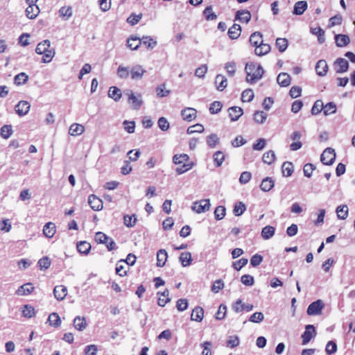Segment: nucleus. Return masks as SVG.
Returning <instances> with one entry per match:
<instances>
[{
    "label": "nucleus",
    "instance_id": "1",
    "mask_svg": "<svg viewBox=\"0 0 355 355\" xmlns=\"http://www.w3.org/2000/svg\"><path fill=\"white\" fill-rule=\"evenodd\" d=\"M245 71L247 73L246 81L250 83H254L260 80L263 73V67L257 63H248L245 65Z\"/></svg>",
    "mask_w": 355,
    "mask_h": 355
},
{
    "label": "nucleus",
    "instance_id": "2",
    "mask_svg": "<svg viewBox=\"0 0 355 355\" xmlns=\"http://www.w3.org/2000/svg\"><path fill=\"white\" fill-rule=\"evenodd\" d=\"M51 42L49 40H45L40 42L35 49V52L37 54L43 55L42 62L49 63L54 57L55 52L53 49H51Z\"/></svg>",
    "mask_w": 355,
    "mask_h": 355
},
{
    "label": "nucleus",
    "instance_id": "3",
    "mask_svg": "<svg viewBox=\"0 0 355 355\" xmlns=\"http://www.w3.org/2000/svg\"><path fill=\"white\" fill-rule=\"evenodd\" d=\"M173 160L175 164H182V166L176 168V172L179 175L191 169L193 166V164L189 161V157L187 154L175 155Z\"/></svg>",
    "mask_w": 355,
    "mask_h": 355
},
{
    "label": "nucleus",
    "instance_id": "4",
    "mask_svg": "<svg viewBox=\"0 0 355 355\" xmlns=\"http://www.w3.org/2000/svg\"><path fill=\"white\" fill-rule=\"evenodd\" d=\"M95 241L98 243L105 244L109 251L113 250L116 248V243L113 239L101 232L96 233Z\"/></svg>",
    "mask_w": 355,
    "mask_h": 355
},
{
    "label": "nucleus",
    "instance_id": "5",
    "mask_svg": "<svg viewBox=\"0 0 355 355\" xmlns=\"http://www.w3.org/2000/svg\"><path fill=\"white\" fill-rule=\"evenodd\" d=\"M324 308V303L322 300H318L311 303L306 310L309 315H321L322 309Z\"/></svg>",
    "mask_w": 355,
    "mask_h": 355
},
{
    "label": "nucleus",
    "instance_id": "6",
    "mask_svg": "<svg viewBox=\"0 0 355 355\" xmlns=\"http://www.w3.org/2000/svg\"><path fill=\"white\" fill-rule=\"evenodd\" d=\"M210 206L209 199H204L193 202L191 208L197 214H201L209 210Z\"/></svg>",
    "mask_w": 355,
    "mask_h": 355
},
{
    "label": "nucleus",
    "instance_id": "7",
    "mask_svg": "<svg viewBox=\"0 0 355 355\" xmlns=\"http://www.w3.org/2000/svg\"><path fill=\"white\" fill-rule=\"evenodd\" d=\"M336 159L335 150L331 148H327L320 156L321 162L325 165H331Z\"/></svg>",
    "mask_w": 355,
    "mask_h": 355
},
{
    "label": "nucleus",
    "instance_id": "8",
    "mask_svg": "<svg viewBox=\"0 0 355 355\" xmlns=\"http://www.w3.org/2000/svg\"><path fill=\"white\" fill-rule=\"evenodd\" d=\"M316 336L315 327L312 324H308L305 327V331L302 335V345L307 344L313 338Z\"/></svg>",
    "mask_w": 355,
    "mask_h": 355
},
{
    "label": "nucleus",
    "instance_id": "9",
    "mask_svg": "<svg viewBox=\"0 0 355 355\" xmlns=\"http://www.w3.org/2000/svg\"><path fill=\"white\" fill-rule=\"evenodd\" d=\"M335 71L337 73H345L348 70L349 63L344 58H339L334 63Z\"/></svg>",
    "mask_w": 355,
    "mask_h": 355
},
{
    "label": "nucleus",
    "instance_id": "10",
    "mask_svg": "<svg viewBox=\"0 0 355 355\" xmlns=\"http://www.w3.org/2000/svg\"><path fill=\"white\" fill-rule=\"evenodd\" d=\"M254 306L250 304H245L243 302V301L240 299L237 300L233 304H232V309L236 313H239L243 311V310L246 311H250L253 309Z\"/></svg>",
    "mask_w": 355,
    "mask_h": 355
},
{
    "label": "nucleus",
    "instance_id": "11",
    "mask_svg": "<svg viewBox=\"0 0 355 355\" xmlns=\"http://www.w3.org/2000/svg\"><path fill=\"white\" fill-rule=\"evenodd\" d=\"M30 107L28 101H21L15 105V112L19 116H24L28 112Z\"/></svg>",
    "mask_w": 355,
    "mask_h": 355
},
{
    "label": "nucleus",
    "instance_id": "12",
    "mask_svg": "<svg viewBox=\"0 0 355 355\" xmlns=\"http://www.w3.org/2000/svg\"><path fill=\"white\" fill-rule=\"evenodd\" d=\"M88 203L94 211H100L103 208V202L95 195H90L88 198Z\"/></svg>",
    "mask_w": 355,
    "mask_h": 355
},
{
    "label": "nucleus",
    "instance_id": "13",
    "mask_svg": "<svg viewBox=\"0 0 355 355\" xmlns=\"http://www.w3.org/2000/svg\"><path fill=\"white\" fill-rule=\"evenodd\" d=\"M181 116L184 121H192L196 117V110L192 107H187L182 110Z\"/></svg>",
    "mask_w": 355,
    "mask_h": 355
},
{
    "label": "nucleus",
    "instance_id": "14",
    "mask_svg": "<svg viewBox=\"0 0 355 355\" xmlns=\"http://www.w3.org/2000/svg\"><path fill=\"white\" fill-rule=\"evenodd\" d=\"M53 294L58 300H63L67 294V287L63 285L56 286L53 289Z\"/></svg>",
    "mask_w": 355,
    "mask_h": 355
},
{
    "label": "nucleus",
    "instance_id": "15",
    "mask_svg": "<svg viewBox=\"0 0 355 355\" xmlns=\"http://www.w3.org/2000/svg\"><path fill=\"white\" fill-rule=\"evenodd\" d=\"M229 116L232 121H237L243 114V109L238 106H233L228 109Z\"/></svg>",
    "mask_w": 355,
    "mask_h": 355
},
{
    "label": "nucleus",
    "instance_id": "16",
    "mask_svg": "<svg viewBox=\"0 0 355 355\" xmlns=\"http://www.w3.org/2000/svg\"><path fill=\"white\" fill-rule=\"evenodd\" d=\"M130 72L132 80H139L142 78L145 70L141 65H135L131 68Z\"/></svg>",
    "mask_w": 355,
    "mask_h": 355
},
{
    "label": "nucleus",
    "instance_id": "17",
    "mask_svg": "<svg viewBox=\"0 0 355 355\" xmlns=\"http://www.w3.org/2000/svg\"><path fill=\"white\" fill-rule=\"evenodd\" d=\"M328 64L324 60H320L315 65V71L318 76H324L328 71Z\"/></svg>",
    "mask_w": 355,
    "mask_h": 355
},
{
    "label": "nucleus",
    "instance_id": "18",
    "mask_svg": "<svg viewBox=\"0 0 355 355\" xmlns=\"http://www.w3.org/2000/svg\"><path fill=\"white\" fill-rule=\"evenodd\" d=\"M56 232V227L55 223L49 222L46 223L43 227V234L47 238H52Z\"/></svg>",
    "mask_w": 355,
    "mask_h": 355
},
{
    "label": "nucleus",
    "instance_id": "19",
    "mask_svg": "<svg viewBox=\"0 0 355 355\" xmlns=\"http://www.w3.org/2000/svg\"><path fill=\"white\" fill-rule=\"evenodd\" d=\"M157 304L160 306H164L168 302L171 301V298L169 297V291L168 289H166L162 293L157 292Z\"/></svg>",
    "mask_w": 355,
    "mask_h": 355
},
{
    "label": "nucleus",
    "instance_id": "20",
    "mask_svg": "<svg viewBox=\"0 0 355 355\" xmlns=\"http://www.w3.org/2000/svg\"><path fill=\"white\" fill-rule=\"evenodd\" d=\"M128 102L131 105L132 107L135 110L139 109L141 104L142 101L141 99V96H136L133 92H131L129 95Z\"/></svg>",
    "mask_w": 355,
    "mask_h": 355
},
{
    "label": "nucleus",
    "instance_id": "21",
    "mask_svg": "<svg viewBox=\"0 0 355 355\" xmlns=\"http://www.w3.org/2000/svg\"><path fill=\"white\" fill-rule=\"evenodd\" d=\"M251 19V13L246 10H238L236 15V19L242 23L248 24Z\"/></svg>",
    "mask_w": 355,
    "mask_h": 355
},
{
    "label": "nucleus",
    "instance_id": "22",
    "mask_svg": "<svg viewBox=\"0 0 355 355\" xmlns=\"http://www.w3.org/2000/svg\"><path fill=\"white\" fill-rule=\"evenodd\" d=\"M215 85L218 91H223L227 85V78L221 74H218L215 78Z\"/></svg>",
    "mask_w": 355,
    "mask_h": 355
},
{
    "label": "nucleus",
    "instance_id": "23",
    "mask_svg": "<svg viewBox=\"0 0 355 355\" xmlns=\"http://www.w3.org/2000/svg\"><path fill=\"white\" fill-rule=\"evenodd\" d=\"M73 324L75 329L80 331L85 329L87 326L85 318L80 316H76L73 320Z\"/></svg>",
    "mask_w": 355,
    "mask_h": 355
},
{
    "label": "nucleus",
    "instance_id": "24",
    "mask_svg": "<svg viewBox=\"0 0 355 355\" xmlns=\"http://www.w3.org/2000/svg\"><path fill=\"white\" fill-rule=\"evenodd\" d=\"M308 4L306 1H300L295 3L293 8V14L296 15H302L307 9Z\"/></svg>",
    "mask_w": 355,
    "mask_h": 355
},
{
    "label": "nucleus",
    "instance_id": "25",
    "mask_svg": "<svg viewBox=\"0 0 355 355\" xmlns=\"http://www.w3.org/2000/svg\"><path fill=\"white\" fill-rule=\"evenodd\" d=\"M204 318V310L200 306L195 307L191 315V320L201 322Z\"/></svg>",
    "mask_w": 355,
    "mask_h": 355
},
{
    "label": "nucleus",
    "instance_id": "26",
    "mask_svg": "<svg viewBox=\"0 0 355 355\" xmlns=\"http://www.w3.org/2000/svg\"><path fill=\"white\" fill-rule=\"evenodd\" d=\"M139 42H141L140 47L145 50H152L155 45V42H153L152 38L147 36L139 39Z\"/></svg>",
    "mask_w": 355,
    "mask_h": 355
},
{
    "label": "nucleus",
    "instance_id": "27",
    "mask_svg": "<svg viewBox=\"0 0 355 355\" xmlns=\"http://www.w3.org/2000/svg\"><path fill=\"white\" fill-rule=\"evenodd\" d=\"M277 81L281 87H288L291 82V76L286 73H280L277 78Z\"/></svg>",
    "mask_w": 355,
    "mask_h": 355
},
{
    "label": "nucleus",
    "instance_id": "28",
    "mask_svg": "<svg viewBox=\"0 0 355 355\" xmlns=\"http://www.w3.org/2000/svg\"><path fill=\"white\" fill-rule=\"evenodd\" d=\"M335 41L338 46L344 47L349 44L350 39L347 35L338 34L335 36Z\"/></svg>",
    "mask_w": 355,
    "mask_h": 355
},
{
    "label": "nucleus",
    "instance_id": "29",
    "mask_svg": "<svg viewBox=\"0 0 355 355\" xmlns=\"http://www.w3.org/2000/svg\"><path fill=\"white\" fill-rule=\"evenodd\" d=\"M270 51V46L263 42L255 47L254 53L257 55L263 56Z\"/></svg>",
    "mask_w": 355,
    "mask_h": 355
},
{
    "label": "nucleus",
    "instance_id": "30",
    "mask_svg": "<svg viewBox=\"0 0 355 355\" xmlns=\"http://www.w3.org/2000/svg\"><path fill=\"white\" fill-rule=\"evenodd\" d=\"M241 33V27L237 24H233L228 30V35L232 40L237 39Z\"/></svg>",
    "mask_w": 355,
    "mask_h": 355
},
{
    "label": "nucleus",
    "instance_id": "31",
    "mask_svg": "<svg viewBox=\"0 0 355 355\" xmlns=\"http://www.w3.org/2000/svg\"><path fill=\"white\" fill-rule=\"evenodd\" d=\"M39 13L40 9L37 5H29L26 9V15L31 19H35Z\"/></svg>",
    "mask_w": 355,
    "mask_h": 355
},
{
    "label": "nucleus",
    "instance_id": "32",
    "mask_svg": "<svg viewBox=\"0 0 355 355\" xmlns=\"http://www.w3.org/2000/svg\"><path fill=\"white\" fill-rule=\"evenodd\" d=\"M85 127L78 123H73L69 127V134L71 136H78L83 133Z\"/></svg>",
    "mask_w": 355,
    "mask_h": 355
},
{
    "label": "nucleus",
    "instance_id": "33",
    "mask_svg": "<svg viewBox=\"0 0 355 355\" xmlns=\"http://www.w3.org/2000/svg\"><path fill=\"white\" fill-rule=\"evenodd\" d=\"M274 185L273 180L271 178L267 177L262 180L260 184V189L263 191L267 192L270 191L274 187Z\"/></svg>",
    "mask_w": 355,
    "mask_h": 355
},
{
    "label": "nucleus",
    "instance_id": "34",
    "mask_svg": "<svg viewBox=\"0 0 355 355\" xmlns=\"http://www.w3.org/2000/svg\"><path fill=\"white\" fill-rule=\"evenodd\" d=\"M34 287L31 284L27 283L21 286L16 291V294L18 295H26L31 293L33 291Z\"/></svg>",
    "mask_w": 355,
    "mask_h": 355
},
{
    "label": "nucleus",
    "instance_id": "35",
    "mask_svg": "<svg viewBox=\"0 0 355 355\" xmlns=\"http://www.w3.org/2000/svg\"><path fill=\"white\" fill-rule=\"evenodd\" d=\"M337 216L340 220H345L347 218L349 213V209L347 205H341L337 207L336 209Z\"/></svg>",
    "mask_w": 355,
    "mask_h": 355
},
{
    "label": "nucleus",
    "instance_id": "36",
    "mask_svg": "<svg viewBox=\"0 0 355 355\" xmlns=\"http://www.w3.org/2000/svg\"><path fill=\"white\" fill-rule=\"evenodd\" d=\"M168 254L166 250H159L157 252V266H164L167 260Z\"/></svg>",
    "mask_w": 355,
    "mask_h": 355
},
{
    "label": "nucleus",
    "instance_id": "37",
    "mask_svg": "<svg viewBox=\"0 0 355 355\" xmlns=\"http://www.w3.org/2000/svg\"><path fill=\"white\" fill-rule=\"evenodd\" d=\"M263 35L260 32H254L250 37V42L253 46H257L263 42Z\"/></svg>",
    "mask_w": 355,
    "mask_h": 355
},
{
    "label": "nucleus",
    "instance_id": "38",
    "mask_svg": "<svg viewBox=\"0 0 355 355\" xmlns=\"http://www.w3.org/2000/svg\"><path fill=\"white\" fill-rule=\"evenodd\" d=\"M275 232V228L270 225L264 227L261 230V236L263 239L268 240L272 237Z\"/></svg>",
    "mask_w": 355,
    "mask_h": 355
},
{
    "label": "nucleus",
    "instance_id": "39",
    "mask_svg": "<svg viewBox=\"0 0 355 355\" xmlns=\"http://www.w3.org/2000/svg\"><path fill=\"white\" fill-rule=\"evenodd\" d=\"M180 261L183 267L189 266L192 261L191 254L189 252H182L180 256Z\"/></svg>",
    "mask_w": 355,
    "mask_h": 355
},
{
    "label": "nucleus",
    "instance_id": "40",
    "mask_svg": "<svg viewBox=\"0 0 355 355\" xmlns=\"http://www.w3.org/2000/svg\"><path fill=\"white\" fill-rule=\"evenodd\" d=\"M48 322L49 325L55 327H60L61 324L60 318L57 313H51L48 318Z\"/></svg>",
    "mask_w": 355,
    "mask_h": 355
},
{
    "label": "nucleus",
    "instance_id": "41",
    "mask_svg": "<svg viewBox=\"0 0 355 355\" xmlns=\"http://www.w3.org/2000/svg\"><path fill=\"white\" fill-rule=\"evenodd\" d=\"M127 45L131 50H137L141 45L139 38L137 37H131L127 40Z\"/></svg>",
    "mask_w": 355,
    "mask_h": 355
},
{
    "label": "nucleus",
    "instance_id": "42",
    "mask_svg": "<svg viewBox=\"0 0 355 355\" xmlns=\"http://www.w3.org/2000/svg\"><path fill=\"white\" fill-rule=\"evenodd\" d=\"M311 33L318 37V42L322 44L324 42V31L320 27L312 28Z\"/></svg>",
    "mask_w": 355,
    "mask_h": 355
},
{
    "label": "nucleus",
    "instance_id": "43",
    "mask_svg": "<svg viewBox=\"0 0 355 355\" xmlns=\"http://www.w3.org/2000/svg\"><path fill=\"white\" fill-rule=\"evenodd\" d=\"M91 249V245L86 241H80L77 243L78 251L83 254H87Z\"/></svg>",
    "mask_w": 355,
    "mask_h": 355
},
{
    "label": "nucleus",
    "instance_id": "44",
    "mask_svg": "<svg viewBox=\"0 0 355 355\" xmlns=\"http://www.w3.org/2000/svg\"><path fill=\"white\" fill-rule=\"evenodd\" d=\"M254 121L258 124L263 123L268 116V114L263 111H256L254 113Z\"/></svg>",
    "mask_w": 355,
    "mask_h": 355
},
{
    "label": "nucleus",
    "instance_id": "45",
    "mask_svg": "<svg viewBox=\"0 0 355 355\" xmlns=\"http://www.w3.org/2000/svg\"><path fill=\"white\" fill-rule=\"evenodd\" d=\"M275 159V153L273 150H270L266 152L262 157V160L265 164H271L274 162Z\"/></svg>",
    "mask_w": 355,
    "mask_h": 355
},
{
    "label": "nucleus",
    "instance_id": "46",
    "mask_svg": "<svg viewBox=\"0 0 355 355\" xmlns=\"http://www.w3.org/2000/svg\"><path fill=\"white\" fill-rule=\"evenodd\" d=\"M108 96L115 101H118L121 97V90L116 87H111L108 92Z\"/></svg>",
    "mask_w": 355,
    "mask_h": 355
},
{
    "label": "nucleus",
    "instance_id": "47",
    "mask_svg": "<svg viewBox=\"0 0 355 355\" xmlns=\"http://www.w3.org/2000/svg\"><path fill=\"white\" fill-rule=\"evenodd\" d=\"M28 80V76L26 73L21 72L16 75L14 78V83L16 85H21L25 84Z\"/></svg>",
    "mask_w": 355,
    "mask_h": 355
},
{
    "label": "nucleus",
    "instance_id": "48",
    "mask_svg": "<svg viewBox=\"0 0 355 355\" xmlns=\"http://www.w3.org/2000/svg\"><path fill=\"white\" fill-rule=\"evenodd\" d=\"M219 137L216 134H211L207 137V144L211 148H214L219 144Z\"/></svg>",
    "mask_w": 355,
    "mask_h": 355
},
{
    "label": "nucleus",
    "instance_id": "49",
    "mask_svg": "<svg viewBox=\"0 0 355 355\" xmlns=\"http://www.w3.org/2000/svg\"><path fill=\"white\" fill-rule=\"evenodd\" d=\"M225 157V155L222 151H216L213 155L215 165L217 167H220L222 165L223 162H224Z\"/></svg>",
    "mask_w": 355,
    "mask_h": 355
},
{
    "label": "nucleus",
    "instance_id": "50",
    "mask_svg": "<svg viewBox=\"0 0 355 355\" xmlns=\"http://www.w3.org/2000/svg\"><path fill=\"white\" fill-rule=\"evenodd\" d=\"M293 172V166L291 162H286L282 165V173L285 177H289Z\"/></svg>",
    "mask_w": 355,
    "mask_h": 355
},
{
    "label": "nucleus",
    "instance_id": "51",
    "mask_svg": "<svg viewBox=\"0 0 355 355\" xmlns=\"http://www.w3.org/2000/svg\"><path fill=\"white\" fill-rule=\"evenodd\" d=\"M246 209V207L245 204L242 202H239L234 205L233 212L235 216H241Z\"/></svg>",
    "mask_w": 355,
    "mask_h": 355
},
{
    "label": "nucleus",
    "instance_id": "52",
    "mask_svg": "<svg viewBox=\"0 0 355 355\" xmlns=\"http://www.w3.org/2000/svg\"><path fill=\"white\" fill-rule=\"evenodd\" d=\"M12 134L11 125H5L0 130V135L3 139H8Z\"/></svg>",
    "mask_w": 355,
    "mask_h": 355
},
{
    "label": "nucleus",
    "instance_id": "53",
    "mask_svg": "<svg viewBox=\"0 0 355 355\" xmlns=\"http://www.w3.org/2000/svg\"><path fill=\"white\" fill-rule=\"evenodd\" d=\"M130 74V69L127 67L120 65L117 69V75L120 78L126 79Z\"/></svg>",
    "mask_w": 355,
    "mask_h": 355
},
{
    "label": "nucleus",
    "instance_id": "54",
    "mask_svg": "<svg viewBox=\"0 0 355 355\" xmlns=\"http://www.w3.org/2000/svg\"><path fill=\"white\" fill-rule=\"evenodd\" d=\"M275 45L280 52H284L288 47V40L285 38H277Z\"/></svg>",
    "mask_w": 355,
    "mask_h": 355
},
{
    "label": "nucleus",
    "instance_id": "55",
    "mask_svg": "<svg viewBox=\"0 0 355 355\" xmlns=\"http://www.w3.org/2000/svg\"><path fill=\"white\" fill-rule=\"evenodd\" d=\"M336 112V105L334 103H328L323 107V113L324 115L327 116L331 114H334Z\"/></svg>",
    "mask_w": 355,
    "mask_h": 355
},
{
    "label": "nucleus",
    "instance_id": "56",
    "mask_svg": "<svg viewBox=\"0 0 355 355\" xmlns=\"http://www.w3.org/2000/svg\"><path fill=\"white\" fill-rule=\"evenodd\" d=\"M171 93V90L167 89L165 84H162L157 87V96L160 97L167 96Z\"/></svg>",
    "mask_w": 355,
    "mask_h": 355
},
{
    "label": "nucleus",
    "instance_id": "57",
    "mask_svg": "<svg viewBox=\"0 0 355 355\" xmlns=\"http://www.w3.org/2000/svg\"><path fill=\"white\" fill-rule=\"evenodd\" d=\"M203 14H204V15L205 17V19L207 21L214 20V19H216L217 18L216 15L213 12L211 6L207 7L204 10Z\"/></svg>",
    "mask_w": 355,
    "mask_h": 355
},
{
    "label": "nucleus",
    "instance_id": "58",
    "mask_svg": "<svg viewBox=\"0 0 355 355\" xmlns=\"http://www.w3.org/2000/svg\"><path fill=\"white\" fill-rule=\"evenodd\" d=\"M324 105L322 101L318 100L313 104L311 108V114L313 115H316L319 114L322 110H323Z\"/></svg>",
    "mask_w": 355,
    "mask_h": 355
},
{
    "label": "nucleus",
    "instance_id": "59",
    "mask_svg": "<svg viewBox=\"0 0 355 355\" xmlns=\"http://www.w3.org/2000/svg\"><path fill=\"white\" fill-rule=\"evenodd\" d=\"M254 98V92L252 89H248L243 92L241 100L243 102H250Z\"/></svg>",
    "mask_w": 355,
    "mask_h": 355
},
{
    "label": "nucleus",
    "instance_id": "60",
    "mask_svg": "<svg viewBox=\"0 0 355 355\" xmlns=\"http://www.w3.org/2000/svg\"><path fill=\"white\" fill-rule=\"evenodd\" d=\"M22 314L24 317L31 318L35 314V309L32 306L26 304L24 306Z\"/></svg>",
    "mask_w": 355,
    "mask_h": 355
},
{
    "label": "nucleus",
    "instance_id": "61",
    "mask_svg": "<svg viewBox=\"0 0 355 355\" xmlns=\"http://www.w3.org/2000/svg\"><path fill=\"white\" fill-rule=\"evenodd\" d=\"M225 69L229 76H234L236 73V63L228 62L225 64Z\"/></svg>",
    "mask_w": 355,
    "mask_h": 355
},
{
    "label": "nucleus",
    "instance_id": "62",
    "mask_svg": "<svg viewBox=\"0 0 355 355\" xmlns=\"http://www.w3.org/2000/svg\"><path fill=\"white\" fill-rule=\"evenodd\" d=\"M225 216V208L223 206H218L214 210L215 218L218 220L223 219Z\"/></svg>",
    "mask_w": 355,
    "mask_h": 355
},
{
    "label": "nucleus",
    "instance_id": "63",
    "mask_svg": "<svg viewBox=\"0 0 355 355\" xmlns=\"http://www.w3.org/2000/svg\"><path fill=\"white\" fill-rule=\"evenodd\" d=\"M326 353L329 355L333 354L337 351V345L334 341H329L325 347Z\"/></svg>",
    "mask_w": 355,
    "mask_h": 355
},
{
    "label": "nucleus",
    "instance_id": "64",
    "mask_svg": "<svg viewBox=\"0 0 355 355\" xmlns=\"http://www.w3.org/2000/svg\"><path fill=\"white\" fill-rule=\"evenodd\" d=\"M38 265L41 270H46L51 266V261L48 257H44L39 260Z\"/></svg>",
    "mask_w": 355,
    "mask_h": 355
}]
</instances>
